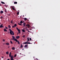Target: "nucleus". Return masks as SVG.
I'll return each instance as SVG.
<instances>
[{
	"label": "nucleus",
	"mask_w": 60,
	"mask_h": 60,
	"mask_svg": "<svg viewBox=\"0 0 60 60\" xmlns=\"http://www.w3.org/2000/svg\"><path fill=\"white\" fill-rule=\"evenodd\" d=\"M11 23L12 24L13 23V20H11Z\"/></svg>",
	"instance_id": "nucleus-26"
},
{
	"label": "nucleus",
	"mask_w": 60,
	"mask_h": 60,
	"mask_svg": "<svg viewBox=\"0 0 60 60\" xmlns=\"http://www.w3.org/2000/svg\"><path fill=\"white\" fill-rule=\"evenodd\" d=\"M9 31H10V33L11 34V35H14V32H13V31L11 30L10 29H9Z\"/></svg>",
	"instance_id": "nucleus-2"
},
{
	"label": "nucleus",
	"mask_w": 60,
	"mask_h": 60,
	"mask_svg": "<svg viewBox=\"0 0 60 60\" xmlns=\"http://www.w3.org/2000/svg\"><path fill=\"white\" fill-rule=\"evenodd\" d=\"M32 40V39H31V38H30V41H31Z\"/></svg>",
	"instance_id": "nucleus-32"
},
{
	"label": "nucleus",
	"mask_w": 60,
	"mask_h": 60,
	"mask_svg": "<svg viewBox=\"0 0 60 60\" xmlns=\"http://www.w3.org/2000/svg\"><path fill=\"white\" fill-rule=\"evenodd\" d=\"M30 30H31V29H30Z\"/></svg>",
	"instance_id": "nucleus-56"
},
{
	"label": "nucleus",
	"mask_w": 60,
	"mask_h": 60,
	"mask_svg": "<svg viewBox=\"0 0 60 60\" xmlns=\"http://www.w3.org/2000/svg\"><path fill=\"white\" fill-rule=\"evenodd\" d=\"M0 6H1V4H0Z\"/></svg>",
	"instance_id": "nucleus-55"
},
{
	"label": "nucleus",
	"mask_w": 60,
	"mask_h": 60,
	"mask_svg": "<svg viewBox=\"0 0 60 60\" xmlns=\"http://www.w3.org/2000/svg\"><path fill=\"white\" fill-rule=\"evenodd\" d=\"M27 40L28 41H29V38L28 37L27 38Z\"/></svg>",
	"instance_id": "nucleus-22"
},
{
	"label": "nucleus",
	"mask_w": 60,
	"mask_h": 60,
	"mask_svg": "<svg viewBox=\"0 0 60 60\" xmlns=\"http://www.w3.org/2000/svg\"><path fill=\"white\" fill-rule=\"evenodd\" d=\"M15 48L14 47L12 48V50H15Z\"/></svg>",
	"instance_id": "nucleus-10"
},
{
	"label": "nucleus",
	"mask_w": 60,
	"mask_h": 60,
	"mask_svg": "<svg viewBox=\"0 0 60 60\" xmlns=\"http://www.w3.org/2000/svg\"><path fill=\"white\" fill-rule=\"evenodd\" d=\"M12 28H14V27H15V26H12Z\"/></svg>",
	"instance_id": "nucleus-34"
},
{
	"label": "nucleus",
	"mask_w": 60,
	"mask_h": 60,
	"mask_svg": "<svg viewBox=\"0 0 60 60\" xmlns=\"http://www.w3.org/2000/svg\"><path fill=\"white\" fill-rule=\"evenodd\" d=\"M30 42H28V44H30Z\"/></svg>",
	"instance_id": "nucleus-41"
},
{
	"label": "nucleus",
	"mask_w": 60,
	"mask_h": 60,
	"mask_svg": "<svg viewBox=\"0 0 60 60\" xmlns=\"http://www.w3.org/2000/svg\"><path fill=\"white\" fill-rule=\"evenodd\" d=\"M4 11L6 13H7V12L6 11V9H5Z\"/></svg>",
	"instance_id": "nucleus-12"
},
{
	"label": "nucleus",
	"mask_w": 60,
	"mask_h": 60,
	"mask_svg": "<svg viewBox=\"0 0 60 60\" xmlns=\"http://www.w3.org/2000/svg\"><path fill=\"white\" fill-rule=\"evenodd\" d=\"M23 49H22V50H23Z\"/></svg>",
	"instance_id": "nucleus-54"
},
{
	"label": "nucleus",
	"mask_w": 60,
	"mask_h": 60,
	"mask_svg": "<svg viewBox=\"0 0 60 60\" xmlns=\"http://www.w3.org/2000/svg\"><path fill=\"white\" fill-rule=\"evenodd\" d=\"M1 3H2V4H5V3L3 1H1Z\"/></svg>",
	"instance_id": "nucleus-15"
},
{
	"label": "nucleus",
	"mask_w": 60,
	"mask_h": 60,
	"mask_svg": "<svg viewBox=\"0 0 60 60\" xmlns=\"http://www.w3.org/2000/svg\"><path fill=\"white\" fill-rule=\"evenodd\" d=\"M20 48H23V45L22 44L21 45V46H20Z\"/></svg>",
	"instance_id": "nucleus-17"
},
{
	"label": "nucleus",
	"mask_w": 60,
	"mask_h": 60,
	"mask_svg": "<svg viewBox=\"0 0 60 60\" xmlns=\"http://www.w3.org/2000/svg\"><path fill=\"white\" fill-rule=\"evenodd\" d=\"M26 26H28L27 24L26 25Z\"/></svg>",
	"instance_id": "nucleus-43"
},
{
	"label": "nucleus",
	"mask_w": 60,
	"mask_h": 60,
	"mask_svg": "<svg viewBox=\"0 0 60 60\" xmlns=\"http://www.w3.org/2000/svg\"><path fill=\"white\" fill-rule=\"evenodd\" d=\"M26 23H23V25L24 26V27L26 26Z\"/></svg>",
	"instance_id": "nucleus-11"
},
{
	"label": "nucleus",
	"mask_w": 60,
	"mask_h": 60,
	"mask_svg": "<svg viewBox=\"0 0 60 60\" xmlns=\"http://www.w3.org/2000/svg\"><path fill=\"white\" fill-rule=\"evenodd\" d=\"M13 40V39H12V38H11V40Z\"/></svg>",
	"instance_id": "nucleus-44"
},
{
	"label": "nucleus",
	"mask_w": 60,
	"mask_h": 60,
	"mask_svg": "<svg viewBox=\"0 0 60 60\" xmlns=\"http://www.w3.org/2000/svg\"><path fill=\"white\" fill-rule=\"evenodd\" d=\"M16 29L17 30H18V29H18V27H16Z\"/></svg>",
	"instance_id": "nucleus-38"
},
{
	"label": "nucleus",
	"mask_w": 60,
	"mask_h": 60,
	"mask_svg": "<svg viewBox=\"0 0 60 60\" xmlns=\"http://www.w3.org/2000/svg\"><path fill=\"white\" fill-rule=\"evenodd\" d=\"M28 32H30V31H29V30H28Z\"/></svg>",
	"instance_id": "nucleus-49"
},
{
	"label": "nucleus",
	"mask_w": 60,
	"mask_h": 60,
	"mask_svg": "<svg viewBox=\"0 0 60 60\" xmlns=\"http://www.w3.org/2000/svg\"><path fill=\"white\" fill-rule=\"evenodd\" d=\"M20 23L21 24H22V23H23V21H21L20 22Z\"/></svg>",
	"instance_id": "nucleus-21"
},
{
	"label": "nucleus",
	"mask_w": 60,
	"mask_h": 60,
	"mask_svg": "<svg viewBox=\"0 0 60 60\" xmlns=\"http://www.w3.org/2000/svg\"><path fill=\"white\" fill-rule=\"evenodd\" d=\"M3 41H4H4H5V40L4 39H3Z\"/></svg>",
	"instance_id": "nucleus-35"
},
{
	"label": "nucleus",
	"mask_w": 60,
	"mask_h": 60,
	"mask_svg": "<svg viewBox=\"0 0 60 60\" xmlns=\"http://www.w3.org/2000/svg\"><path fill=\"white\" fill-rule=\"evenodd\" d=\"M0 13H1L2 14V13H4V12L3 11H0Z\"/></svg>",
	"instance_id": "nucleus-16"
},
{
	"label": "nucleus",
	"mask_w": 60,
	"mask_h": 60,
	"mask_svg": "<svg viewBox=\"0 0 60 60\" xmlns=\"http://www.w3.org/2000/svg\"><path fill=\"white\" fill-rule=\"evenodd\" d=\"M14 4H17V2H14Z\"/></svg>",
	"instance_id": "nucleus-20"
},
{
	"label": "nucleus",
	"mask_w": 60,
	"mask_h": 60,
	"mask_svg": "<svg viewBox=\"0 0 60 60\" xmlns=\"http://www.w3.org/2000/svg\"><path fill=\"white\" fill-rule=\"evenodd\" d=\"M20 55H21V53H20Z\"/></svg>",
	"instance_id": "nucleus-51"
},
{
	"label": "nucleus",
	"mask_w": 60,
	"mask_h": 60,
	"mask_svg": "<svg viewBox=\"0 0 60 60\" xmlns=\"http://www.w3.org/2000/svg\"><path fill=\"white\" fill-rule=\"evenodd\" d=\"M24 20H27V19L26 18H25Z\"/></svg>",
	"instance_id": "nucleus-25"
},
{
	"label": "nucleus",
	"mask_w": 60,
	"mask_h": 60,
	"mask_svg": "<svg viewBox=\"0 0 60 60\" xmlns=\"http://www.w3.org/2000/svg\"><path fill=\"white\" fill-rule=\"evenodd\" d=\"M18 24L20 26H22V24H21L18 23Z\"/></svg>",
	"instance_id": "nucleus-28"
},
{
	"label": "nucleus",
	"mask_w": 60,
	"mask_h": 60,
	"mask_svg": "<svg viewBox=\"0 0 60 60\" xmlns=\"http://www.w3.org/2000/svg\"><path fill=\"white\" fill-rule=\"evenodd\" d=\"M8 48H10V46H9L8 47Z\"/></svg>",
	"instance_id": "nucleus-48"
},
{
	"label": "nucleus",
	"mask_w": 60,
	"mask_h": 60,
	"mask_svg": "<svg viewBox=\"0 0 60 60\" xmlns=\"http://www.w3.org/2000/svg\"><path fill=\"white\" fill-rule=\"evenodd\" d=\"M12 37L13 38V39L14 41H16V42H18V43L19 44V41H18L17 39L15 38V37L12 36Z\"/></svg>",
	"instance_id": "nucleus-1"
},
{
	"label": "nucleus",
	"mask_w": 60,
	"mask_h": 60,
	"mask_svg": "<svg viewBox=\"0 0 60 60\" xmlns=\"http://www.w3.org/2000/svg\"><path fill=\"white\" fill-rule=\"evenodd\" d=\"M9 56L10 57H11V58H14V57H13V56L12 55L11 56V52H10Z\"/></svg>",
	"instance_id": "nucleus-3"
},
{
	"label": "nucleus",
	"mask_w": 60,
	"mask_h": 60,
	"mask_svg": "<svg viewBox=\"0 0 60 60\" xmlns=\"http://www.w3.org/2000/svg\"><path fill=\"white\" fill-rule=\"evenodd\" d=\"M4 32H7V30L5 29H4Z\"/></svg>",
	"instance_id": "nucleus-7"
},
{
	"label": "nucleus",
	"mask_w": 60,
	"mask_h": 60,
	"mask_svg": "<svg viewBox=\"0 0 60 60\" xmlns=\"http://www.w3.org/2000/svg\"><path fill=\"white\" fill-rule=\"evenodd\" d=\"M16 56H17V55L16 54H15V56H14V57H16Z\"/></svg>",
	"instance_id": "nucleus-31"
},
{
	"label": "nucleus",
	"mask_w": 60,
	"mask_h": 60,
	"mask_svg": "<svg viewBox=\"0 0 60 60\" xmlns=\"http://www.w3.org/2000/svg\"><path fill=\"white\" fill-rule=\"evenodd\" d=\"M26 30H27V31H28V29H26Z\"/></svg>",
	"instance_id": "nucleus-46"
},
{
	"label": "nucleus",
	"mask_w": 60,
	"mask_h": 60,
	"mask_svg": "<svg viewBox=\"0 0 60 60\" xmlns=\"http://www.w3.org/2000/svg\"><path fill=\"white\" fill-rule=\"evenodd\" d=\"M2 58H4V57L3 56H2Z\"/></svg>",
	"instance_id": "nucleus-45"
},
{
	"label": "nucleus",
	"mask_w": 60,
	"mask_h": 60,
	"mask_svg": "<svg viewBox=\"0 0 60 60\" xmlns=\"http://www.w3.org/2000/svg\"><path fill=\"white\" fill-rule=\"evenodd\" d=\"M27 46L28 45H25L24 48H27Z\"/></svg>",
	"instance_id": "nucleus-6"
},
{
	"label": "nucleus",
	"mask_w": 60,
	"mask_h": 60,
	"mask_svg": "<svg viewBox=\"0 0 60 60\" xmlns=\"http://www.w3.org/2000/svg\"><path fill=\"white\" fill-rule=\"evenodd\" d=\"M10 14H9V16H10Z\"/></svg>",
	"instance_id": "nucleus-50"
},
{
	"label": "nucleus",
	"mask_w": 60,
	"mask_h": 60,
	"mask_svg": "<svg viewBox=\"0 0 60 60\" xmlns=\"http://www.w3.org/2000/svg\"><path fill=\"white\" fill-rule=\"evenodd\" d=\"M17 24H15L14 25V26H17Z\"/></svg>",
	"instance_id": "nucleus-24"
},
{
	"label": "nucleus",
	"mask_w": 60,
	"mask_h": 60,
	"mask_svg": "<svg viewBox=\"0 0 60 60\" xmlns=\"http://www.w3.org/2000/svg\"><path fill=\"white\" fill-rule=\"evenodd\" d=\"M19 34H20V31L19 32Z\"/></svg>",
	"instance_id": "nucleus-39"
},
{
	"label": "nucleus",
	"mask_w": 60,
	"mask_h": 60,
	"mask_svg": "<svg viewBox=\"0 0 60 60\" xmlns=\"http://www.w3.org/2000/svg\"><path fill=\"white\" fill-rule=\"evenodd\" d=\"M8 27L9 28H11V26H10V25H8Z\"/></svg>",
	"instance_id": "nucleus-14"
},
{
	"label": "nucleus",
	"mask_w": 60,
	"mask_h": 60,
	"mask_svg": "<svg viewBox=\"0 0 60 60\" xmlns=\"http://www.w3.org/2000/svg\"><path fill=\"white\" fill-rule=\"evenodd\" d=\"M23 38H25V35H23L22 36Z\"/></svg>",
	"instance_id": "nucleus-27"
},
{
	"label": "nucleus",
	"mask_w": 60,
	"mask_h": 60,
	"mask_svg": "<svg viewBox=\"0 0 60 60\" xmlns=\"http://www.w3.org/2000/svg\"><path fill=\"white\" fill-rule=\"evenodd\" d=\"M27 26L28 27V28H29V27H30V25H29L28 24Z\"/></svg>",
	"instance_id": "nucleus-18"
},
{
	"label": "nucleus",
	"mask_w": 60,
	"mask_h": 60,
	"mask_svg": "<svg viewBox=\"0 0 60 60\" xmlns=\"http://www.w3.org/2000/svg\"><path fill=\"white\" fill-rule=\"evenodd\" d=\"M20 37L19 36H16V38L17 39H19V38Z\"/></svg>",
	"instance_id": "nucleus-4"
},
{
	"label": "nucleus",
	"mask_w": 60,
	"mask_h": 60,
	"mask_svg": "<svg viewBox=\"0 0 60 60\" xmlns=\"http://www.w3.org/2000/svg\"><path fill=\"white\" fill-rule=\"evenodd\" d=\"M1 19H3V16H1Z\"/></svg>",
	"instance_id": "nucleus-40"
},
{
	"label": "nucleus",
	"mask_w": 60,
	"mask_h": 60,
	"mask_svg": "<svg viewBox=\"0 0 60 60\" xmlns=\"http://www.w3.org/2000/svg\"><path fill=\"white\" fill-rule=\"evenodd\" d=\"M32 29H35V28H34V27H32Z\"/></svg>",
	"instance_id": "nucleus-29"
},
{
	"label": "nucleus",
	"mask_w": 60,
	"mask_h": 60,
	"mask_svg": "<svg viewBox=\"0 0 60 60\" xmlns=\"http://www.w3.org/2000/svg\"><path fill=\"white\" fill-rule=\"evenodd\" d=\"M6 29H8L7 27H5Z\"/></svg>",
	"instance_id": "nucleus-42"
},
{
	"label": "nucleus",
	"mask_w": 60,
	"mask_h": 60,
	"mask_svg": "<svg viewBox=\"0 0 60 60\" xmlns=\"http://www.w3.org/2000/svg\"><path fill=\"white\" fill-rule=\"evenodd\" d=\"M27 42H24L23 43V44H28Z\"/></svg>",
	"instance_id": "nucleus-8"
},
{
	"label": "nucleus",
	"mask_w": 60,
	"mask_h": 60,
	"mask_svg": "<svg viewBox=\"0 0 60 60\" xmlns=\"http://www.w3.org/2000/svg\"><path fill=\"white\" fill-rule=\"evenodd\" d=\"M6 54H8H8H9V52H8V51L6 52Z\"/></svg>",
	"instance_id": "nucleus-23"
},
{
	"label": "nucleus",
	"mask_w": 60,
	"mask_h": 60,
	"mask_svg": "<svg viewBox=\"0 0 60 60\" xmlns=\"http://www.w3.org/2000/svg\"><path fill=\"white\" fill-rule=\"evenodd\" d=\"M10 43L11 44H12V41H10Z\"/></svg>",
	"instance_id": "nucleus-33"
},
{
	"label": "nucleus",
	"mask_w": 60,
	"mask_h": 60,
	"mask_svg": "<svg viewBox=\"0 0 60 60\" xmlns=\"http://www.w3.org/2000/svg\"><path fill=\"white\" fill-rule=\"evenodd\" d=\"M18 32H20V30L19 29L18 30Z\"/></svg>",
	"instance_id": "nucleus-30"
},
{
	"label": "nucleus",
	"mask_w": 60,
	"mask_h": 60,
	"mask_svg": "<svg viewBox=\"0 0 60 60\" xmlns=\"http://www.w3.org/2000/svg\"><path fill=\"white\" fill-rule=\"evenodd\" d=\"M11 60H13V58H11Z\"/></svg>",
	"instance_id": "nucleus-36"
},
{
	"label": "nucleus",
	"mask_w": 60,
	"mask_h": 60,
	"mask_svg": "<svg viewBox=\"0 0 60 60\" xmlns=\"http://www.w3.org/2000/svg\"><path fill=\"white\" fill-rule=\"evenodd\" d=\"M19 12H18L17 13V15H19Z\"/></svg>",
	"instance_id": "nucleus-37"
},
{
	"label": "nucleus",
	"mask_w": 60,
	"mask_h": 60,
	"mask_svg": "<svg viewBox=\"0 0 60 60\" xmlns=\"http://www.w3.org/2000/svg\"><path fill=\"white\" fill-rule=\"evenodd\" d=\"M6 45H9V43H6L5 44Z\"/></svg>",
	"instance_id": "nucleus-9"
},
{
	"label": "nucleus",
	"mask_w": 60,
	"mask_h": 60,
	"mask_svg": "<svg viewBox=\"0 0 60 60\" xmlns=\"http://www.w3.org/2000/svg\"><path fill=\"white\" fill-rule=\"evenodd\" d=\"M4 27V26H3V24H2L1 25H0V28H2Z\"/></svg>",
	"instance_id": "nucleus-5"
},
{
	"label": "nucleus",
	"mask_w": 60,
	"mask_h": 60,
	"mask_svg": "<svg viewBox=\"0 0 60 60\" xmlns=\"http://www.w3.org/2000/svg\"><path fill=\"white\" fill-rule=\"evenodd\" d=\"M11 8H12V9H13V10L15 11V8L14 7H12Z\"/></svg>",
	"instance_id": "nucleus-13"
},
{
	"label": "nucleus",
	"mask_w": 60,
	"mask_h": 60,
	"mask_svg": "<svg viewBox=\"0 0 60 60\" xmlns=\"http://www.w3.org/2000/svg\"><path fill=\"white\" fill-rule=\"evenodd\" d=\"M27 42H28V41H27Z\"/></svg>",
	"instance_id": "nucleus-53"
},
{
	"label": "nucleus",
	"mask_w": 60,
	"mask_h": 60,
	"mask_svg": "<svg viewBox=\"0 0 60 60\" xmlns=\"http://www.w3.org/2000/svg\"><path fill=\"white\" fill-rule=\"evenodd\" d=\"M8 60H10V59H8Z\"/></svg>",
	"instance_id": "nucleus-47"
},
{
	"label": "nucleus",
	"mask_w": 60,
	"mask_h": 60,
	"mask_svg": "<svg viewBox=\"0 0 60 60\" xmlns=\"http://www.w3.org/2000/svg\"><path fill=\"white\" fill-rule=\"evenodd\" d=\"M38 59H37V60H38Z\"/></svg>",
	"instance_id": "nucleus-52"
},
{
	"label": "nucleus",
	"mask_w": 60,
	"mask_h": 60,
	"mask_svg": "<svg viewBox=\"0 0 60 60\" xmlns=\"http://www.w3.org/2000/svg\"><path fill=\"white\" fill-rule=\"evenodd\" d=\"M22 31L23 32H25V30H22Z\"/></svg>",
	"instance_id": "nucleus-19"
}]
</instances>
